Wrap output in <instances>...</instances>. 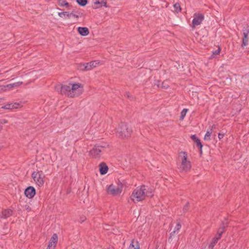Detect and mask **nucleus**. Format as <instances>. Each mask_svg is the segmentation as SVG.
I'll list each match as a JSON object with an SVG mask.
<instances>
[{
    "label": "nucleus",
    "instance_id": "1",
    "mask_svg": "<svg viewBox=\"0 0 249 249\" xmlns=\"http://www.w3.org/2000/svg\"><path fill=\"white\" fill-rule=\"evenodd\" d=\"M60 88L61 93L70 97L78 96L83 92V86L80 83H70L69 86H61Z\"/></svg>",
    "mask_w": 249,
    "mask_h": 249
},
{
    "label": "nucleus",
    "instance_id": "2",
    "mask_svg": "<svg viewBox=\"0 0 249 249\" xmlns=\"http://www.w3.org/2000/svg\"><path fill=\"white\" fill-rule=\"evenodd\" d=\"M153 189L144 185L137 187L133 191L131 199L134 202L142 201L146 196H151L153 195Z\"/></svg>",
    "mask_w": 249,
    "mask_h": 249
},
{
    "label": "nucleus",
    "instance_id": "3",
    "mask_svg": "<svg viewBox=\"0 0 249 249\" xmlns=\"http://www.w3.org/2000/svg\"><path fill=\"white\" fill-rule=\"evenodd\" d=\"M192 167L191 163L188 159L187 153L181 152L179 154L178 167L181 172H187L190 171Z\"/></svg>",
    "mask_w": 249,
    "mask_h": 249
},
{
    "label": "nucleus",
    "instance_id": "4",
    "mask_svg": "<svg viewBox=\"0 0 249 249\" xmlns=\"http://www.w3.org/2000/svg\"><path fill=\"white\" fill-rule=\"evenodd\" d=\"M132 132L131 128L126 124L122 123L116 129V134L118 137L124 139L129 137Z\"/></svg>",
    "mask_w": 249,
    "mask_h": 249
},
{
    "label": "nucleus",
    "instance_id": "5",
    "mask_svg": "<svg viewBox=\"0 0 249 249\" xmlns=\"http://www.w3.org/2000/svg\"><path fill=\"white\" fill-rule=\"evenodd\" d=\"M34 181L39 186H42L45 182V176L42 171L34 172L32 174Z\"/></svg>",
    "mask_w": 249,
    "mask_h": 249
},
{
    "label": "nucleus",
    "instance_id": "6",
    "mask_svg": "<svg viewBox=\"0 0 249 249\" xmlns=\"http://www.w3.org/2000/svg\"><path fill=\"white\" fill-rule=\"evenodd\" d=\"M107 190L108 194L113 196H117L121 193L122 186L121 185L115 186L111 184L107 186Z\"/></svg>",
    "mask_w": 249,
    "mask_h": 249
},
{
    "label": "nucleus",
    "instance_id": "7",
    "mask_svg": "<svg viewBox=\"0 0 249 249\" xmlns=\"http://www.w3.org/2000/svg\"><path fill=\"white\" fill-rule=\"evenodd\" d=\"M106 147L105 144L95 145L89 151L90 155L94 158H98L101 155L102 149Z\"/></svg>",
    "mask_w": 249,
    "mask_h": 249
},
{
    "label": "nucleus",
    "instance_id": "8",
    "mask_svg": "<svg viewBox=\"0 0 249 249\" xmlns=\"http://www.w3.org/2000/svg\"><path fill=\"white\" fill-rule=\"evenodd\" d=\"M204 15L201 13H195L194 14V18L192 20V27L199 25L204 20Z\"/></svg>",
    "mask_w": 249,
    "mask_h": 249
},
{
    "label": "nucleus",
    "instance_id": "9",
    "mask_svg": "<svg viewBox=\"0 0 249 249\" xmlns=\"http://www.w3.org/2000/svg\"><path fill=\"white\" fill-rule=\"evenodd\" d=\"M100 65V62L98 60H94L87 63L84 64L82 66L84 68H81L82 70L90 71L92 69L96 68Z\"/></svg>",
    "mask_w": 249,
    "mask_h": 249
},
{
    "label": "nucleus",
    "instance_id": "10",
    "mask_svg": "<svg viewBox=\"0 0 249 249\" xmlns=\"http://www.w3.org/2000/svg\"><path fill=\"white\" fill-rule=\"evenodd\" d=\"M58 241V236L56 233H54L51 237L47 249H54Z\"/></svg>",
    "mask_w": 249,
    "mask_h": 249
},
{
    "label": "nucleus",
    "instance_id": "11",
    "mask_svg": "<svg viewBox=\"0 0 249 249\" xmlns=\"http://www.w3.org/2000/svg\"><path fill=\"white\" fill-rule=\"evenodd\" d=\"M24 194L28 198H32L36 195V190L34 187L29 186L25 189Z\"/></svg>",
    "mask_w": 249,
    "mask_h": 249
},
{
    "label": "nucleus",
    "instance_id": "12",
    "mask_svg": "<svg viewBox=\"0 0 249 249\" xmlns=\"http://www.w3.org/2000/svg\"><path fill=\"white\" fill-rule=\"evenodd\" d=\"M22 84V82H18L14 83L9 84L7 85L3 86L1 88V89L4 91L11 89L13 88L18 87Z\"/></svg>",
    "mask_w": 249,
    "mask_h": 249
},
{
    "label": "nucleus",
    "instance_id": "13",
    "mask_svg": "<svg viewBox=\"0 0 249 249\" xmlns=\"http://www.w3.org/2000/svg\"><path fill=\"white\" fill-rule=\"evenodd\" d=\"M22 106L20 103H12L8 104L2 107V108L5 109H13L18 108L21 107Z\"/></svg>",
    "mask_w": 249,
    "mask_h": 249
},
{
    "label": "nucleus",
    "instance_id": "14",
    "mask_svg": "<svg viewBox=\"0 0 249 249\" xmlns=\"http://www.w3.org/2000/svg\"><path fill=\"white\" fill-rule=\"evenodd\" d=\"M13 211L11 209H5L1 212L0 215V218L2 219H6L12 215Z\"/></svg>",
    "mask_w": 249,
    "mask_h": 249
},
{
    "label": "nucleus",
    "instance_id": "15",
    "mask_svg": "<svg viewBox=\"0 0 249 249\" xmlns=\"http://www.w3.org/2000/svg\"><path fill=\"white\" fill-rule=\"evenodd\" d=\"M223 232V228L218 230V234L216 235L213 239L212 242L210 244L213 247L217 243L218 240L221 238V235Z\"/></svg>",
    "mask_w": 249,
    "mask_h": 249
},
{
    "label": "nucleus",
    "instance_id": "16",
    "mask_svg": "<svg viewBox=\"0 0 249 249\" xmlns=\"http://www.w3.org/2000/svg\"><path fill=\"white\" fill-rule=\"evenodd\" d=\"M94 9H98L99 8L104 6L105 7H107V2L106 0H102L101 1L99 0H96L93 2Z\"/></svg>",
    "mask_w": 249,
    "mask_h": 249
},
{
    "label": "nucleus",
    "instance_id": "17",
    "mask_svg": "<svg viewBox=\"0 0 249 249\" xmlns=\"http://www.w3.org/2000/svg\"><path fill=\"white\" fill-rule=\"evenodd\" d=\"M243 34L244 37L243 38L242 46H246L248 43V35L249 34V30L248 29H244L243 30Z\"/></svg>",
    "mask_w": 249,
    "mask_h": 249
},
{
    "label": "nucleus",
    "instance_id": "18",
    "mask_svg": "<svg viewBox=\"0 0 249 249\" xmlns=\"http://www.w3.org/2000/svg\"><path fill=\"white\" fill-rule=\"evenodd\" d=\"M78 33L82 36H87L89 33V30L87 27H79L77 29Z\"/></svg>",
    "mask_w": 249,
    "mask_h": 249
},
{
    "label": "nucleus",
    "instance_id": "19",
    "mask_svg": "<svg viewBox=\"0 0 249 249\" xmlns=\"http://www.w3.org/2000/svg\"><path fill=\"white\" fill-rule=\"evenodd\" d=\"M108 170L107 166L104 162L99 164V171L101 175L106 174Z\"/></svg>",
    "mask_w": 249,
    "mask_h": 249
},
{
    "label": "nucleus",
    "instance_id": "20",
    "mask_svg": "<svg viewBox=\"0 0 249 249\" xmlns=\"http://www.w3.org/2000/svg\"><path fill=\"white\" fill-rule=\"evenodd\" d=\"M191 138L196 143V145L201 149L202 148V145L199 139L196 136V135H193L191 136Z\"/></svg>",
    "mask_w": 249,
    "mask_h": 249
},
{
    "label": "nucleus",
    "instance_id": "21",
    "mask_svg": "<svg viewBox=\"0 0 249 249\" xmlns=\"http://www.w3.org/2000/svg\"><path fill=\"white\" fill-rule=\"evenodd\" d=\"M129 249H140L139 245L137 241L132 240L129 247Z\"/></svg>",
    "mask_w": 249,
    "mask_h": 249
},
{
    "label": "nucleus",
    "instance_id": "22",
    "mask_svg": "<svg viewBox=\"0 0 249 249\" xmlns=\"http://www.w3.org/2000/svg\"><path fill=\"white\" fill-rule=\"evenodd\" d=\"M58 15L63 18H70L71 17V14L68 12H59Z\"/></svg>",
    "mask_w": 249,
    "mask_h": 249
},
{
    "label": "nucleus",
    "instance_id": "23",
    "mask_svg": "<svg viewBox=\"0 0 249 249\" xmlns=\"http://www.w3.org/2000/svg\"><path fill=\"white\" fill-rule=\"evenodd\" d=\"M58 3L59 5L62 7H69L70 6L69 3H68L66 0H58Z\"/></svg>",
    "mask_w": 249,
    "mask_h": 249
},
{
    "label": "nucleus",
    "instance_id": "24",
    "mask_svg": "<svg viewBox=\"0 0 249 249\" xmlns=\"http://www.w3.org/2000/svg\"><path fill=\"white\" fill-rule=\"evenodd\" d=\"M212 133V129H211L209 130H207L206 133L204 136V139L205 141H210L211 140V136Z\"/></svg>",
    "mask_w": 249,
    "mask_h": 249
},
{
    "label": "nucleus",
    "instance_id": "25",
    "mask_svg": "<svg viewBox=\"0 0 249 249\" xmlns=\"http://www.w3.org/2000/svg\"><path fill=\"white\" fill-rule=\"evenodd\" d=\"M70 14H71V17H72L76 18H79L81 15L80 12L75 11H72V12L70 13Z\"/></svg>",
    "mask_w": 249,
    "mask_h": 249
},
{
    "label": "nucleus",
    "instance_id": "26",
    "mask_svg": "<svg viewBox=\"0 0 249 249\" xmlns=\"http://www.w3.org/2000/svg\"><path fill=\"white\" fill-rule=\"evenodd\" d=\"M181 228V225L180 223H178L177 224L174 231L171 233V235H173L176 232H178V231Z\"/></svg>",
    "mask_w": 249,
    "mask_h": 249
},
{
    "label": "nucleus",
    "instance_id": "27",
    "mask_svg": "<svg viewBox=\"0 0 249 249\" xmlns=\"http://www.w3.org/2000/svg\"><path fill=\"white\" fill-rule=\"evenodd\" d=\"M174 8L176 12L178 13L181 11V7L178 3H176L174 5Z\"/></svg>",
    "mask_w": 249,
    "mask_h": 249
},
{
    "label": "nucleus",
    "instance_id": "28",
    "mask_svg": "<svg viewBox=\"0 0 249 249\" xmlns=\"http://www.w3.org/2000/svg\"><path fill=\"white\" fill-rule=\"evenodd\" d=\"M75 0L76 1V2L78 3V4L79 5H80V6H85L88 2L87 0Z\"/></svg>",
    "mask_w": 249,
    "mask_h": 249
},
{
    "label": "nucleus",
    "instance_id": "29",
    "mask_svg": "<svg viewBox=\"0 0 249 249\" xmlns=\"http://www.w3.org/2000/svg\"><path fill=\"white\" fill-rule=\"evenodd\" d=\"M188 110L187 109H183L181 112V119H183L185 116Z\"/></svg>",
    "mask_w": 249,
    "mask_h": 249
},
{
    "label": "nucleus",
    "instance_id": "30",
    "mask_svg": "<svg viewBox=\"0 0 249 249\" xmlns=\"http://www.w3.org/2000/svg\"><path fill=\"white\" fill-rule=\"evenodd\" d=\"M221 51V49L219 47L215 51L213 52V55H218L219 54Z\"/></svg>",
    "mask_w": 249,
    "mask_h": 249
},
{
    "label": "nucleus",
    "instance_id": "31",
    "mask_svg": "<svg viewBox=\"0 0 249 249\" xmlns=\"http://www.w3.org/2000/svg\"><path fill=\"white\" fill-rule=\"evenodd\" d=\"M86 218L85 216H82L80 218L79 221L81 223H82V222H84L86 220Z\"/></svg>",
    "mask_w": 249,
    "mask_h": 249
},
{
    "label": "nucleus",
    "instance_id": "32",
    "mask_svg": "<svg viewBox=\"0 0 249 249\" xmlns=\"http://www.w3.org/2000/svg\"><path fill=\"white\" fill-rule=\"evenodd\" d=\"M188 207H189V203H187L183 209L184 212H186L188 210Z\"/></svg>",
    "mask_w": 249,
    "mask_h": 249
},
{
    "label": "nucleus",
    "instance_id": "33",
    "mask_svg": "<svg viewBox=\"0 0 249 249\" xmlns=\"http://www.w3.org/2000/svg\"><path fill=\"white\" fill-rule=\"evenodd\" d=\"M224 136V134H222V133H218V137L219 138V140H221L222 139Z\"/></svg>",
    "mask_w": 249,
    "mask_h": 249
},
{
    "label": "nucleus",
    "instance_id": "34",
    "mask_svg": "<svg viewBox=\"0 0 249 249\" xmlns=\"http://www.w3.org/2000/svg\"><path fill=\"white\" fill-rule=\"evenodd\" d=\"M213 247L209 244L208 247H205L204 249H213Z\"/></svg>",
    "mask_w": 249,
    "mask_h": 249
},
{
    "label": "nucleus",
    "instance_id": "35",
    "mask_svg": "<svg viewBox=\"0 0 249 249\" xmlns=\"http://www.w3.org/2000/svg\"><path fill=\"white\" fill-rule=\"evenodd\" d=\"M1 124H6L7 123V121L5 120H3L0 122Z\"/></svg>",
    "mask_w": 249,
    "mask_h": 249
},
{
    "label": "nucleus",
    "instance_id": "36",
    "mask_svg": "<svg viewBox=\"0 0 249 249\" xmlns=\"http://www.w3.org/2000/svg\"><path fill=\"white\" fill-rule=\"evenodd\" d=\"M2 128V126H0V132L1 131Z\"/></svg>",
    "mask_w": 249,
    "mask_h": 249
},
{
    "label": "nucleus",
    "instance_id": "37",
    "mask_svg": "<svg viewBox=\"0 0 249 249\" xmlns=\"http://www.w3.org/2000/svg\"><path fill=\"white\" fill-rule=\"evenodd\" d=\"M214 126H215L214 125H213L212 127H213H213H214Z\"/></svg>",
    "mask_w": 249,
    "mask_h": 249
}]
</instances>
